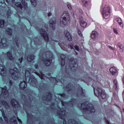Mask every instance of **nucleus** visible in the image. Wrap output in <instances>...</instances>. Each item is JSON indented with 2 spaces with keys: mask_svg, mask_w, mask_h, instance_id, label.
Wrapping results in <instances>:
<instances>
[{
  "mask_svg": "<svg viewBox=\"0 0 124 124\" xmlns=\"http://www.w3.org/2000/svg\"><path fill=\"white\" fill-rule=\"evenodd\" d=\"M102 9V15L104 19H108L110 17L111 14V9L108 5H106L101 7Z\"/></svg>",
  "mask_w": 124,
  "mask_h": 124,
  "instance_id": "20e7f679",
  "label": "nucleus"
},
{
  "mask_svg": "<svg viewBox=\"0 0 124 124\" xmlns=\"http://www.w3.org/2000/svg\"><path fill=\"white\" fill-rule=\"evenodd\" d=\"M95 95L98 97H102L104 99L106 98V94L104 90H103L99 87H93Z\"/></svg>",
  "mask_w": 124,
  "mask_h": 124,
  "instance_id": "423d86ee",
  "label": "nucleus"
},
{
  "mask_svg": "<svg viewBox=\"0 0 124 124\" xmlns=\"http://www.w3.org/2000/svg\"><path fill=\"white\" fill-rule=\"evenodd\" d=\"M49 96V97H52V95H51V93H47V98H48V97Z\"/></svg>",
  "mask_w": 124,
  "mask_h": 124,
  "instance_id": "c03bdc74",
  "label": "nucleus"
},
{
  "mask_svg": "<svg viewBox=\"0 0 124 124\" xmlns=\"http://www.w3.org/2000/svg\"><path fill=\"white\" fill-rule=\"evenodd\" d=\"M61 96H63H63H65V94H64V93L61 94Z\"/></svg>",
  "mask_w": 124,
  "mask_h": 124,
  "instance_id": "6e6d98bb",
  "label": "nucleus"
},
{
  "mask_svg": "<svg viewBox=\"0 0 124 124\" xmlns=\"http://www.w3.org/2000/svg\"><path fill=\"white\" fill-rule=\"evenodd\" d=\"M67 103V102H62V106H65L64 104H66Z\"/></svg>",
  "mask_w": 124,
  "mask_h": 124,
  "instance_id": "a18cd8bd",
  "label": "nucleus"
},
{
  "mask_svg": "<svg viewBox=\"0 0 124 124\" xmlns=\"http://www.w3.org/2000/svg\"><path fill=\"white\" fill-rule=\"evenodd\" d=\"M64 34L69 41H72V37H71V35H70L68 31H67V30L65 31L64 32Z\"/></svg>",
  "mask_w": 124,
  "mask_h": 124,
  "instance_id": "dca6fc26",
  "label": "nucleus"
},
{
  "mask_svg": "<svg viewBox=\"0 0 124 124\" xmlns=\"http://www.w3.org/2000/svg\"><path fill=\"white\" fill-rule=\"evenodd\" d=\"M75 48L77 51H79V46H75Z\"/></svg>",
  "mask_w": 124,
  "mask_h": 124,
  "instance_id": "79ce46f5",
  "label": "nucleus"
},
{
  "mask_svg": "<svg viewBox=\"0 0 124 124\" xmlns=\"http://www.w3.org/2000/svg\"><path fill=\"white\" fill-rule=\"evenodd\" d=\"M81 108L83 110L84 112L90 114L91 113H94L95 109L93 108V104L89 103V102H86L81 104Z\"/></svg>",
  "mask_w": 124,
  "mask_h": 124,
  "instance_id": "f03ea898",
  "label": "nucleus"
},
{
  "mask_svg": "<svg viewBox=\"0 0 124 124\" xmlns=\"http://www.w3.org/2000/svg\"><path fill=\"white\" fill-rule=\"evenodd\" d=\"M69 86V85H68L67 86V88H68V86Z\"/></svg>",
  "mask_w": 124,
  "mask_h": 124,
  "instance_id": "680f3d73",
  "label": "nucleus"
},
{
  "mask_svg": "<svg viewBox=\"0 0 124 124\" xmlns=\"http://www.w3.org/2000/svg\"><path fill=\"white\" fill-rule=\"evenodd\" d=\"M17 120L18 121V122H19V123H20L21 124H22V121H21V120L20 119H19V118L17 117Z\"/></svg>",
  "mask_w": 124,
  "mask_h": 124,
  "instance_id": "603ef678",
  "label": "nucleus"
},
{
  "mask_svg": "<svg viewBox=\"0 0 124 124\" xmlns=\"http://www.w3.org/2000/svg\"><path fill=\"white\" fill-rule=\"evenodd\" d=\"M2 45L4 48H6L7 46H8V44H7V41L5 38H3L1 39V42L0 41V46Z\"/></svg>",
  "mask_w": 124,
  "mask_h": 124,
  "instance_id": "4468645a",
  "label": "nucleus"
},
{
  "mask_svg": "<svg viewBox=\"0 0 124 124\" xmlns=\"http://www.w3.org/2000/svg\"><path fill=\"white\" fill-rule=\"evenodd\" d=\"M50 27L52 28V30H55L56 27V19L55 18H52L49 21Z\"/></svg>",
  "mask_w": 124,
  "mask_h": 124,
  "instance_id": "ddd939ff",
  "label": "nucleus"
},
{
  "mask_svg": "<svg viewBox=\"0 0 124 124\" xmlns=\"http://www.w3.org/2000/svg\"><path fill=\"white\" fill-rule=\"evenodd\" d=\"M15 8L16 10H18V9L22 10V9H23V6H22L20 2H16V3Z\"/></svg>",
  "mask_w": 124,
  "mask_h": 124,
  "instance_id": "4be33fe9",
  "label": "nucleus"
},
{
  "mask_svg": "<svg viewBox=\"0 0 124 124\" xmlns=\"http://www.w3.org/2000/svg\"><path fill=\"white\" fill-rule=\"evenodd\" d=\"M7 56L8 59L10 60V61H14L15 59L13 58V56H12V54H11V52H8L7 53Z\"/></svg>",
  "mask_w": 124,
  "mask_h": 124,
  "instance_id": "393cba45",
  "label": "nucleus"
},
{
  "mask_svg": "<svg viewBox=\"0 0 124 124\" xmlns=\"http://www.w3.org/2000/svg\"><path fill=\"white\" fill-rule=\"evenodd\" d=\"M70 20V16L69 13L67 11H64L60 18V24L62 27L66 26L68 24H69Z\"/></svg>",
  "mask_w": 124,
  "mask_h": 124,
  "instance_id": "7ed1b4c3",
  "label": "nucleus"
},
{
  "mask_svg": "<svg viewBox=\"0 0 124 124\" xmlns=\"http://www.w3.org/2000/svg\"><path fill=\"white\" fill-rule=\"evenodd\" d=\"M59 45H60V47L62 48V49L63 50V48H62L63 44H59Z\"/></svg>",
  "mask_w": 124,
  "mask_h": 124,
  "instance_id": "de8ad7c7",
  "label": "nucleus"
},
{
  "mask_svg": "<svg viewBox=\"0 0 124 124\" xmlns=\"http://www.w3.org/2000/svg\"><path fill=\"white\" fill-rule=\"evenodd\" d=\"M19 87L21 90H24L27 88V83L25 81H22L19 84Z\"/></svg>",
  "mask_w": 124,
  "mask_h": 124,
  "instance_id": "5701e85b",
  "label": "nucleus"
},
{
  "mask_svg": "<svg viewBox=\"0 0 124 124\" xmlns=\"http://www.w3.org/2000/svg\"><path fill=\"white\" fill-rule=\"evenodd\" d=\"M4 119L5 121H6V123H8V120H7V118L5 117V116H4Z\"/></svg>",
  "mask_w": 124,
  "mask_h": 124,
  "instance_id": "49530a36",
  "label": "nucleus"
},
{
  "mask_svg": "<svg viewBox=\"0 0 124 124\" xmlns=\"http://www.w3.org/2000/svg\"><path fill=\"white\" fill-rule=\"evenodd\" d=\"M73 15H74V13H73Z\"/></svg>",
  "mask_w": 124,
  "mask_h": 124,
  "instance_id": "0e129e2a",
  "label": "nucleus"
},
{
  "mask_svg": "<svg viewBox=\"0 0 124 124\" xmlns=\"http://www.w3.org/2000/svg\"><path fill=\"white\" fill-rule=\"evenodd\" d=\"M0 90H2V93L0 95V100H1L3 97L4 98H6V97H7L9 95L8 94V91L6 90V87H4V88H1L0 87ZM4 106L5 108L7 109H8L9 108V105H8V103L6 102L5 101H0V108H1V107Z\"/></svg>",
  "mask_w": 124,
  "mask_h": 124,
  "instance_id": "f257e3e1",
  "label": "nucleus"
},
{
  "mask_svg": "<svg viewBox=\"0 0 124 124\" xmlns=\"http://www.w3.org/2000/svg\"><path fill=\"white\" fill-rule=\"evenodd\" d=\"M66 56L65 54H62L61 55V59H62V62H61V65L62 66H63L65 63V57Z\"/></svg>",
  "mask_w": 124,
  "mask_h": 124,
  "instance_id": "412c9836",
  "label": "nucleus"
},
{
  "mask_svg": "<svg viewBox=\"0 0 124 124\" xmlns=\"http://www.w3.org/2000/svg\"><path fill=\"white\" fill-rule=\"evenodd\" d=\"M41 76H40V78H41V79H43L44 80H45V75H43V74H42V73H41Z\"/></svg>",
  "mask_w": 124,
  "mask_h": 124,
  "instance_id": "c9c22d12",
  "label": "nucleus"
},
{
  "mask_svg": "<svg viewBox=\"0 0 124 124\" xmlns=\"http://www.w3.org/2000/svg\"><path fill=\"white\" fill-rule=\"evenodd\" d=\"M116 22L118 23L119 25L121 27V28H123L124 27V24L123 23V21H122V18L120 17L116 18L115 19Z\"/></svg>",
  "mask_w": 124,
  "mask_h": 124,
  "instance_id": "b1692460",
  "label": "nucleus"
},
{
  "mask_svg": "<svg viewBox=\"0 0 124 124\" xmlns=\"http://www.w3.org/2000/svg\"><path fill=\"white\" fill-rule=\"evenodd\" d=\"M7 14V15H8V16H10L12 14V13L11 12V10H10V9H9L8 10Z\"/></svg>",
  "mask_w": 124,
  "mask_h": 124,
  "instance_id": "e433bc0d",
  "label": "nucleus"
},
{
  "mask_svg": "<svg viewBox=\"0 0 124 124\" xmlns=\"http://www.w3.org/2000/svg\"><path fill=\"white\" fill-rule=\"evenodd\" d=\"M70 67L72 70H76L78 68V63L75 62L73 58L70 59Z\"/></svg>",
  "mask_w": 124,
  "mask_h": 124,
  "instance_id": "1a4fd4ad",
  "label": "nucleus"
},
{
  "mask_svg": "<svg viewBox=\"0 0 124 124\" xmlns=\"http://www.w3.org/2000/svg\"><path fill=\"white\" fill-rule=\"evenodd\" d=\"M52 58H53V54L51 51H48L47 52L46 59L44 58L43 60L44 64L46 66H49L52 62Z\"/></svg>",
  "mask_w": 124,
  "mask_h": 124,
  "instance_id": "0eeeda50",
  "label": "nucleus"
},
{
  "mask_svg": "<svg viewBox=\"0 0 124 124\" xmlns=\"http://www.w3.org/2000/svg\"><path fill=\"white\" fill-rule=\"evenodd\" d=\"M10 72L11 74L12 78L14 80H17L20 78V73L17 68H14V69H11Z\"/></svg>",
  "mask_w": 124,
  "mask_h": 124,
  "instance_id": "6e6552de",
  "label": "nucleus"
},
{
  "mask_svg": "<svg viewBox=\"0 0 124 124\" xmlns=\"http://www.w3.org/2000/svg\"><path fill=\"white\" fill-rule=\"evenodd\" d=\"M9 84H10V86H12V85L13 84V82H12V81H11V80H10L9 81Z\"/></svg>",
  "mask_w": 124,
  "mask_h": 124,
  "instance_id": "09e8293b",
  "label": "nucleus"
},
{
  "mask_svg": "<svg viewBox=\"0 0 124 124\" xmlns=\"http://www.w3.org/2000/svg\"><path fill=\"white\" fill-rule=\"evenodd\" d=\"M3 27H4V21L0 20V28H3Z\"/></svg>",
  "mask_w": 124,
  "mask_h": 124,
  "instance_id": "7c9ffc66",
  "label": "nucleus"
},
{
  "mask_svg": "<svg viewBox=\"0 0 124 124\" xmlns=\"http://www.w3.org/2000/svg\"><path fill=\"white\" fill-rule=\"evenodd\" d=\"M104 3H103V4H102V5H104Z\"/></svg>",
  "mask_w": 124,
  "mask_h": 124,
  "instance_id": "e2e57ef3",
  "label": "nucleus"
},
{
  "mask_svg": "<svg viewBox=\"0 0 124 124\" xmlns=\"http://www.w3.org/2000/svg\"><path fill=\"white\" fill-rule=\"evenodd\" d=\"M15 124H18V123H17V121L16 120H15Z\"/></svg>",
  "mask_w": 124,
  "mask_h": 124,
  "instance_id": "4d7b16f0",
  "label": "nucleus"
},
{
  "mask_svg": "<svg viewBox=\"0 0 124 124\" xmlns=\"http://www.w3.org/2000/svg\"><path fill=\"white\" fill-rule=\"evenodd\" d=\"M78 10L80 14H83V10L82 9H79Z\"/></svg>",
  "mask_w": 124,
  "mask_h": 124,
  "instance_id": "37998d69",
  "label": "nucleus"
},
{
  "mask_svg": "<svg viewBox=\"0 0 124 124\" xmlns=\"http://www.w3.org/2000/svg\"><path fill=\"white\" fill-rule=\"evenodd\" d=\"M23 5L24 6V7H28V2H27V0H22V1Z\"/></svg>",
  "mask_w": 124,
  "mask_h": 124,
  "instance_id": "c756f323",
  "label": "nucleus"
},
{
  "mask_svg": "<svg viewBox=\"0 0 124 124\" xmlns=\"http://www.w3.org/2000/svg\"><path fill=\"white\" fill-rule=\"evenodd\" d=\"M110 73L112 74V75H115L118 73V70L115 67H111L109 69Z\"/></svg>",
  "mask_w": 124,
  "mask_h": 124,
  "instance_id": "6ab92c4d",
  "label": "nucleus"
},
{
  "mask_svg": "<svg viewBox=\"0 0 124 124\" xmlns=\"http://www.w3.org/2000/svg\"><path fill=\"white\" fill-rule=\"evenodd\" d=\"M15 114H16V115H17V113L15 112Z\"/></svg>",
  "mask_w": 124,
  "mask_h": 124,
  "instance_id": "69168bd1",
  "label": "nucleus"
},
{
  "mask_svg": "<svg viewBox=\"0 0 124 124\" xmlns=\"http://www.w3.org/2000/svg\"><path fill=\"white\" fill-rule=\"evenodd\" d=\"M0 74L1 76H5L6 75V71L3 64H0Z\"/></svg>",
  "mask_w": 124,
  "mask_h": 124,
  "instance_id": "f8f14e48",
  "label": "nucleus"
},
{
  "mask_svg": "<svg viewBox=\"0 0 124 124\" xmlns=\"http://www.w3.org/2000/svg\"><path fill=\"white\" fill-rule=\"evenodd\" d=\"M108 48H109V49H111V50H114V48H113V47L110 46H108Z\"/></svg>",
  "mask_w": 124,
  "mask_h": 124,
  "instance_id": "8fccbe9b",
  "label": "nucleus"
},
{
  "mask_svg": "<svg viewBox=\"0 0 124 124\" xmlns=\"http://www.w3.org/2000/svg\"><path fill=\"white\" fill-rule=\"evenodd\" d=\"M60 113L61 115H62V116H65V110L62 109H61V111H60Z\"/></svg>",
  "mask_w": 124,
  "mask_h": 124,
  "instance_id": "2f4dec72",
  "label": "nucleus"
},
{
  "mask_svg": "<svg viewBox=\"0 0 124 124\" xmlns=\"http://www.w3.org/2000/svg\"><path fill=\"white\" fill-rule=\"evenodd\" d=\"M31 0V2L32 4V6H33V7H35V6H36V5L37 4L36 0Z\"/></svg>",
  "mask_w": 124,
  "mask_h": 124,
  "instance_id": "bb28decb",
  "label": "nucleus"
},
{
  "mask_svg": "<svg viewBox=\"0 0 124 124\" xmlns=\"http://www.w3.org/2000/svg\"><path fill=\"white\" fill-rule=\"evenodd\" d=\"M113 31L115 34H119V32H118V31H117L116 28H113Z\"/></svg>",
  "mask_w": 124,
  "mask_h": 124,
  "instance_id": "4c0bfd02",
  "label": "nucleus"
},
{
  "mask_svg": "<svg viewBox=\"0 0 124 124\" xmlns=\"http://www.w3.org/2000/svg\"><path fill=\"white\" fill-rule=\"evenodd\" d=\"M31 72H33L34 73H35V72H34V71H33V70L32 69L30 70L29 71H28V70H26L25 71L26 81H27V79H28V78H29V81H31L30 84L32 85V86H34L35 85L37 84V81H36V79H35V78L34 77H33L32 79H31V77H30V76H31Z\"/></svg>",
  "mask_w": 124,
  "mask_h": 124,
  "instance_id": "39448f33",
  "label": "nucleus"
},
{
  "mask_svg": "<svg viewBox=\"0 0 124 124\" xmlns=\"http://www.w3.org/2000/svg\"><path fill=\"white\" fill-rule=\"evenodd\" d=\"M6 32L8 33L9 35H12V29L10 28H8L6 29Z\"/></svg>",
  "mask_w": 124,
  "mask_h": 124,
  "instance_id": "cd10ccee",
  "label": "nucleus"
},
{
  "mask_svg": "<svg viewBox=\"0 0 124 124\" xmlns=\"http://www.w3.org/2000/svg\"><path fill=\"white\" fill-rule=\"evenodd\" d=\"M40 32L42 36L43 37V38L45 39L46 41V42H49V37H48V34H47V32H46V31L41 29L40 30Z\"/></svg>",
  "mask_w": 124,
  "mask_h": 124,
  "instance_id": "9b49d317",
  "label": "nucleus"
},
{
  "mask_svg": "<svg viewBox=\"0 0 124 124\" xmlns=\"http://www.w3.org/2000/svg\"><path fill=\"white\" fill-rule=\"evenodd\" d=\"M118 47H119V48L120 49V50H123V49H124V45L121 44V43H118Z\"/></svg>",
  "mask_w": 124,
  "mask_h": 124,
  "instance_id": "473e14b6",
  "label": "nucleus"
},
{
  "mask_svg": "<svg viewBox=\"0 0 124 124\" xmlns=\"http://www.w3.org/2000/svg\"><path fill=\"white\" fill-rule=\"evenodd\" d=\"M20 63H22V62H23V57H21L20 58L18 59Z\"/></svg>",
  "mask_w": 124,
  "mask_h": 124,
  "instance_id": "a19ab883",
  "label": "nucleus"
},
{
  "mask_svg": "<svg viewBox=\"0 0 124 124\" xmlns=\"http://www.w3.org/2000/svg\"><path fill=\"white\" fill-rule=\"evenodd\" d=\"M63 124H66V121L64 119H63ZM68 124H78L77 122H76V121L74 120V119L69 120Z\"/></svg>",
  "mask_w": 124,
  "mask_h": 124,
  "instance_id": "aec40b11",
  "label": "nucleus"
},
{
  "mask_svg": "<svg viewBox=\"0 0 124 124\" xmlns=\"http://www.w3.org/2000/svg\"><path fill=\"white\" fill-rule=\"evenodd\" d=\"M17 65H18V67H20V64H17Z\"/></svg>",
  "mask_w": 124,
  "mask_h": 124,
  "instance_id": "052dcab7",
  "label": "nucleus"
},
{
  "mask_svg": "<svg viewBox=\"0 0 124 124\" xmlns=\"http://www.w3.org/2000/svg\"><path fill=\"white\" fill-rule=\"evenodd\" d=\"M82 2L83 5V6H84L85 7H86V8H87L88 9H89L91 6V3L88 2V0H82Z\"/></svg>",
  "mask_w": 124,
  "mask_h": 124,
  "instance_id": "2eb2a0df",
  "label": "nucleus"
},
{
  "mask_svg": "<svg viewBox=\"0 0 124 124\" xmlns=\"http://www.w3.org/2000/svg\"><path fill=\"white\" fill-rule=\"evenodd\" d=\"M67 6L68 9H69V10H71V9H72V7L71 6V4H70V3H67Z\"/></svg>",
  "mask_w": 124,
  "mask_h": 124,
  "instance_id": "72a5a7b5",
  "label": "nucleus"
},
{
  "mask_svg": "<svg viewBox=\"0 0 124 124\" xmlns=\"http://www.w3.org/2000/svg\"><path fill=\"white\" fill-rule=\"evenodd\" d=\"M15 41L16 43V46H17V47H18L19 45H18V42H19V39H18V38H15Z\"/></svg>",
  "mask_w": 124,
  "mask_h": 124,
  "instance_id": "f704fd0d",
  "label": "nucleus"
},
{
  "mask_svg": "<svg viewBox=\"0 0 124 124\" xmlns=\"http://www.w3.org/2000/svg\"><path fill=\"white\" fill-rule=\"evenodd\" d=\"M27 60L28 62H32V60H34V56L33 55H29L27 58Z\"/></svg>",
  "mask_w": 124,
  "mask_h": 124,
  "instance_id": "a878e982",
  "label": "nucleus"
},
{
  "mask_svg": "<svg viewBox=\"0 0 124 124\" xmlns=\"http://www.w3.org/2000/svg\"><path fill=\"white\" fill-rule=\"evenodd\" d=\"M12 106L13 107V108H15L16 109V111L21 109V106L19 105V103L15 99H12L11 101Z\"/></svg>",
  "mask_w": 124,
  "mask_h": 124,
  "instance_id": "9d476101",
  "label": "nucleus"
},
{
  "mask_svg": "<svg viewBox=\"0 0 124 124\" xmlns=\"http://www.w3.org/2000/svg\"><path fill=\"white\" fill-rule=\"evenodd\" d=\"M82 95H83V96H84V95H85V93H82Z\"/></svg>",
  "mask_w": 124,
  "mask_h": 124,
  "instance_id": "bf43d9fd",
  "label": "nucleus"
},
{
  "mask_svg": "<svg viewBox=\"0 0 124 124\" xmlns=\"http://www.w3.org/2000/svg\"><path fill=\"white\" fill-rule=\"evenodd\" d=\"M51 15H52V14H51V13H49L48 14V17H50V16H51Z\"/></svg>",
  "mask_w": 124,
  "mask_h": 124,
  "instance_id": "864d4df0",
  "label": "nucleus"
},
{
  "mask_svg": "<svg viewBox=\"0 0 124 124\" xmlns=\"http://www.w3.org/2000/svg\"><path fill=\"white\" fill-rule=\"evenodd\" d=\"M35 67L36 69H38V65L35 64Z\"/></svg>",
  "mask_w": 124,
  "mask_h": 124,
  "instance_id": "3c124183",
  "label": "nucleus"
},
{
  "mask_svg": "<svg viewBox=\"0 0 124 124\" xmlns=\"http://www.w3.org/2000/svg\"><path fill=\"white\" fill-rule=\"evenodd\" d=\"M107 124H110V123H109V121H107Z\"/></svg>",
  "mask_w": 124,
  "mask_h": 124,
  "instance_id": "13d9d810",
  "label": "nucleus"
},
{
  "mask_svg": "<svg viewBox=\"0 0 124 124\" xmlns=\"http://www.w3.org/2000/svg\"><path fill=\"white\" fill-rule=\"evenodd\" d=\"M78 32L79 36H83V34H82V33L81 32V31L79 30V29L78 30Z\"/></svg>",
  "mask_w": 124,
  "mask_h": 124,
  "instance_id": "58836bf2",
  "label": "nucleus"
},
{
  "mask_svg": "<svg viewBox=\"0 0 124 124\" xmlns=\"http://www.w3.org/2000/svg\"><path fill=\"white\" fill-rule=\"evenodd\" d=\"M99 36V33L96 31H93L91 34V38L92 39H96Z\"/></svg>",
  "mask_w": 124,
  "mask_h": 124,
  "instance_id": "f3484780",
  "label": "nucleus"
},
{
  "mask_svg": "<svg viewBox=\"0 0 124 124\" xmlns=\"http://www.w3.org/2000/svg\"><path fill=\"white\" fill-rule=\"evenodd\" d=\"M113 89L116 90V91H118L120 88V86H119V82H118V80L117 79H114L113 80Z\"/></svg>",
  "mask_w": 124,
  "mask_h": 124,
  "instance_id": "a211bd4d",
  "label": "nucleus"
},
{
  "mask_svg": "<svg viewBox=\"0 0 124 124\" xmlns=\"http://www.w3.org/2000/svg\"><path fill=\"white\" fill-rule=\"evenodd\" d=\"M69 48H70V49H73V46H69Z\"/></svg>",
  "mask_w": 124,
  "mask_h": 124,
  "instance_id": "5fc2aeb1",
  "label": "nucleus"
},
{
  "mask_svg": "<svg viewBox=\"0 0 124 124\" xmlns=\"http://www.w3.org/2000/svg\"><path fill=\"white\" fill-rule=\"evenodd\" d=\"M80 26L82 27V28H86L87 27V22L84 21H81L80 22Z\"/></svg>",
  "mask_w": 124,
  "mask_h": 124,
  "instance_id": "c85d7f7f",
  "label": "nucleus"
},
{
  "mask_svg": "<svg viewBox=\"0 0 124 124\" xmlns=\"http://www.w3.org/2000/svg\"><path fill=\"white\" fill-rule=\"evenodd\" d=\"M50 80H53L54 82H58V80H57V79L56 78H50Z\"/></svg>",
  "mask_w": 124,
  "mask_h": 124,
  "instance_id": "ea45409f",
  "label": "nucleus"
}]
</instances>
